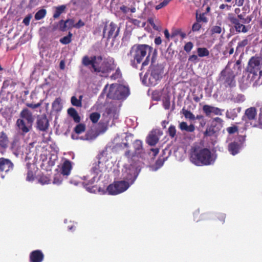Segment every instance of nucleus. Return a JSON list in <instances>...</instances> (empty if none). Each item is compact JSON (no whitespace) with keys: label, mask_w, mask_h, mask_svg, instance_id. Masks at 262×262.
<instances>
[{"label":"nucleus","mask_w":262,"mask_h":262,"mask_svg":"<svg viewBox=\"0 0 262 262\" xmlns=\"http://www.w3.org/2000/svg\"><path fill=\"white\" fill-rule=\"evenodd\" d=\"M81 63L84 67L91 66V71L99 75L108 74L115 68L114 61L103 60V58L100 55L91 57L85 55L82 58Z\"/></svg>","instance_id":"1"},{"label":"nucleus","mask_w":262,"mask_h":262,"mask_svg":"<svg viewBox=\"0 0 262 262\" xmlns=\"http://www.w3.org/2000/svg\"><path fill=\"white\" fill-rule=\"evenodd\" d=\"M152 48L145 44H135L130 49L129 54L133 58L130 63L133 68H137L138 65L141 63V70L149 64L150 54Z\"/></svg>","instance_id":"2"},{"label":"nucleus","mask_w":262,"mask_h":262,"mask_svg":"<svg viewBox=\"0 0 262 262\" xmlns=\"http://www.w3.org/2000/svg\"><path fill=\"white\" fill-rule=\"evenodd\" d=\"M215 159L210 149L199 146L191 147L190 160L196 166L209 165L213 164Z\"/></svg>","instance_id":"3"},{"label":"nucleus","mask_w":262,"mask_h":262,"mask_svg":"<svg viewBox=\"0 0 262 262\" xmlns=\"http://www.w3.org/2000/svg\"><path fill=\"white\" fill-rule=\"evenodd\" d=\"M129 95V89L127 87L117 84L111 85L107 97L112 99L121 100L125 98Z\"/></svg>","instance_id":"4"},{"label":"nucleus","mask_w":262,"mask_h":262,"mask_svg":"<svg viewBox=\"0 0 262 262\" xmlns=\"http://www.w3.org/2000/svg\"><path fill=\"white\" fill-rule=\"evenodd\" d=\"M245 0H224V3L219 6V10L222 13L231 11L233 7L236 6L237 7L235 8L234 13L236 14H239L241 12L239 7L243 6Z\"/></svg>","instance_id":"5"},{"label":"nucleus","mask_w":262,"mask_h":262,"mask_svg":"<svg viewBox=\"0 0 262 262\" xmlns=\"http://www.w3.org/2000/svg\"><path fill=\"white\" fill-rule=\"evenodd\" d=\"M129 186V182L125 181H115L113 184H110L106 190L108 194L116 195L126 190Z\"/></svg>","instance_id":"6"},{"label":"nucleus","mask_w":262,"mask_h":262,"mask_svg":"<svg viewBox=\"0 0 262 262\" xmlns=\"http://www.w3.org/2000/svg\"><path fill=\"white\" fill-rule=\"evenodd\" d=\"M151 72L148 78L150 86H154L158 81L162 78L163 74L164 68L161 65L152 66L150 67Z\"/></svg>","instance_id":"7"},{"label":"nucleus","mask_w":262,"mask_h":262,"mask_svg":"<svg viewBox=\"0 0 262 262\" xmlns=\"http://www.w3.org/2000/svg\"><path fill=\"white\" fill-rule=\"evenodd\" d=\"M226 19L233 26L237 33H247L250 28L249 26H245V25L241 24L239 20L236 18L235 14L232 13H229Z\"/></svg>","instance_id":"8"},{"label":"nucleus","mask_w":262,"mask_h":262,"mask_svg":"<svg viewBox=\"0 0 262 262\" xmlns=\"http://www.w3.org/2000/svg\"><path fill=\"white\" fill-rule=\"evenodd\" d=\"M257 116V110L255 107H250L246 110L242 119L246 123H250L253 127H256L257 124L255 122Z\"/></svg>","instance_id":"9"},{"label":"nucleus","mask_w":262,"mask_h":262,"mask_svg":"<svg viewBox=\"0 0 262 262\" xmlns=\"http://www.w3.org/2000/svg\"><path fill=\"white\" fill-rule=\"evenodd\" d=\"M235 76L232 70H225L221 72V79L226 86L233 87L235 85Z\"/></svg>","instance_id":"10"},{"label":"nucleus","mask_w":262,"mask_h":262,"mask_svg":"<svg viewBox=\"0 0 262 262\" xmlns=\"http://www.w3.org/2000/svg\"><path fill=\"white\" fill-rule=\"evenodd\" d=\"M163 132L160 129H152L146 138V143L150 146H155L159 141Z\"/></svg>","instance_id":"11"},{"label":"nucleus","mask_w":262,"mask_h":262,"mask_svg":"<svg viewBox=\"0 0 262 262\" xmlns=\"http://www.w3.org/2000/svg\"><path fill=\"white\" fill-rule=\"evenodd\" d=\"M119 28H117L116 24L111 22L110 24H106L103 31V37H105L107 34V38L110 39L111 38H115L118 35Z\"/></svg>","instance_id":"12"},{"label":"nucleus","mask_w":262,"mask_h":262,"mask_svg":"<svg viewBox=\"0 0 262 262\" xmlns=\"http://www.w3.org/2000/svg\"><path fill=\"white\" fill-rule=\"evenodd\" d=\"M247 69L249 73L256 75L260 69L259 57H252L249 60Z\"/></svg>","instance_id":"13"},{"label":"nucleus","mask_w":262,"mask_h":262,"mask_svg":"<svg viewBox=\"0 0 262 262\" xmlns=\"http://www.w3.org/2000/svg\"><path fill=\"white\" fill-rule=\"evenodd\" d=\"M49 121L46 115L42 114L37 117L36 122L37 129L46 132L49 129Z\"/></svg>","instance_id":"14"},{"label":"nucleus","mask_w":262,"mask_h":262,"mask_svg":"<svg viewBox=\"0 0 262 262\" xmlns=\"http://www.w3.org/2000/svg\"><path fill=\"white\" fill-rule=\"evenodd\" d=\"M16 125L22 134L25 135L32 129L33 123L24 120L23 119H18Z\"/></svg>","instance_id":"15"},{"label":"nucleus","mask_w":262,"mask_h":262,"mask_svg":"<svg viewBox=\"0 0 262 262\" xmlns=\"http://www.w3.org/2000/svg\"><path fill=\"white\" fill-rule=\"evenodd\" d=\"M122 176L123 178L127 181V182H130V184H133L134 182L137 177L135 169L131 166L125 169L123 172Z\"/></svg>","instance_id":"16"},{"label":"nucleus","mask_w":262,"mask_h":262,"mask_svg":"<svg viewBox=\"0 0 262 262\" xmlns=\"http://www.w3.org/2000/svg\"><path fill=\"white\" fill-rule=\"evenodd\" d=\"M202 110L206 116H210L211 114L221 116L222 115V112L224 111L219 107L207 104L204 105L203 106Z\"/></svg>","instance_id":"17"},{"label":"nucleus","mask_w":262,"mask_h":262,"mask_svg":"<svg viewBox=\"0 0 262 262\" xmlns=\"http://www.w3.org/2000/svg\"><path fill=\"white\" fill-rule=\"evenodd\" d=\"M133 145L134 149L133 156L141 157L142 155L144 153L142 141L140 140H136Z\"/></svg>","instance_id":"18"},{"label":"nucleus","mask_w":262,"mask_h":262,"mask_svg":"<svg viewBox=\"0 0 262 262\" xmlns=\"http://www.w3.org/2000/svg\"><path fill=\"white\" fill-rule=\"evenodd\" d=\"M43 259L44 254L40 250H35L30 253V262H42Z\"/></svg>","instance_id":"19"},{"label":"nucleus","mask_w":262,"mask_h":262,"mask_svg":"<svg viewBox=\"0 0 262 262\" xmlns=\"http://www.w3.org/2000/svg\"><path fill=\"white\" fill-rule=\"evenodd\" d=\"M13 167V164L10 159L0 158V171L8 172L12 169Z\"/></svg>","instance_id":"20"},{"label":"nucleus","mask_w":262,"mask_h":262,"mask_svg":"<svg viewBox=\"0 0 262 262\" xmlns=\"http://www.w3.org/2000/svg\"><path fill=\"white\" fill-rule=\"evenodd\" d=\"M242 146V142L238 143L236 141L231 142L228 145V150L231 155L235 156L238 154Z\"/></svg>","instance_id":"21"},{"label":"nucleus","mask_w":262,"mask_h":262,"mask_svg":"<svg viewBox=\"0 0 262 262\" xmlns=\"http://www.w3.org/2000/svg\"><path fill=\"white\" fill-rule=\"evenodd\" d=\"M19 119L33 123L34 117L32 112L27 108H24L19 114Z\"/></svg>","instance_id":"22"},{"label":"nucleus","mask_w":262,"mask_h":262,"mask_svg":"<svg viewBox=\"0 0 262 262\" xmlns=\"http://www.w3.org/2000/svg\"><path fill=\"white\" fill-rule=\"evenodd\" d=\"M105 150H103L101 153H100L97 156V159H98V161L93 163V167H92V171L96 174H98L100 172L102 171V169H100V165L101 164V162L100 161V159L103 155L105 154Z\"/></svg>","instance_id":"23"},{"label":"nucleus","mask_w":262,"mask_h":262,"mask_svg":"<svg viewBox=\"0 0 262 262\" xmlns=\"http://www.w3.org/2000/svg\"><path fill=\"white\" fill-rule=\"evenodd\" d=\"M72 168L71 162L69 160H66L62 164L61 168V174L63 176H69Z\"/></svg>","instance_id":"24"},{"label":"nucleus","mask_w":262,"mask_h":262,"mask_svg":"<svg viewBox=\"0 0 262 262\" xmlns=\"http://www.w3.org/2000/svg\"><path fill=\"white\" fill-rule=\"evenodd\" d=\"M9 139L4 132L0 133V149L5 150L9 145Z\"/></svg>","instance_id":"25"},{"label":"nucleus","mask_w":262,"mask_h":262,"mask_svg":"<svg viewBox=\"0 0 262 262\" xmlns=\"http://www.w3.org/2000/svg\"><path fill=\"white\" fill-rule=\"evenodd\" d=\"M241 111V107L230 109L226 112V117L228 119L234 120L237 117V115Z\"/></svg>","instance_id":"26"},{"label":"nucleus","mask_w":262,"mask_h":262,"mask_svg":"<svg viewBox=\"0 0 262 262\" xmlns=\"http://www.w3.org/2000/svg\"><path fill=\"white\" fill-rule=\"evenodd\" d=\"M179 128L182 131H185L188 133H192L195 130V126L191 124L189 125L186 122H181L179 123Z\"/></svg>","instance_id":"27"},{"label":"nucleus","mask_w":262,"mask_h":262,"mask_svg":"<svg viewBox=\"0 0 262 262\" xmlns=\"http://www.w3.org/2000/svg\"><path fill=\"white\" fill-rule=\"evenodd\" d=\"M66 8L67 7L65 5H60L55 7V10L53 15L54 19L59 18L60 15L66 11Z\"/></svg>","instance_id":"28"},{"label":"nucleus","mask_w":262,"mask_h":262,"mask_svg":"<svg viewBox=\"0 0 262 262\" xmlns=\"http://www.w3.org/2000/svg\"><path fill=\"white\" fill-rule=\"evenodd\" d=\"M219 129H216L215 125L212 124L210 126L207 127L206 130L204 133V135L205 137H211L213 136Z\"/></svg>","instance_id":"29"},{"label":"nucleus","mask_w":262,"mask_h":262,"mask_svg":"<svg viewBox=\"0 0 262 262\" xmlns=\"http://www.w3.org/2000/svg\"><path fill=\"white\" fill-rule=\"evenodd\" d=\"M226 214L223 213H218L215 215L214 222L216 224H223L225 223Z\"/></svg>","instance_id":"30"},{"label":"nucleus","mask_w":262,"mask_h":262,"mask_svg":"<svg viewBox=\"0 0 262 262\" xmlns=\"http://www.w3.org/2000/svg\"><path fill=\"white\" fill-rule=\"evenodd\" d=\"M47 14V10L45 9H41L38 10L35 14L34 18L36 20H39L44 18Z\"/></svg>","instance_id":"31"},{"label":"nucleus","mask_w":262,"mask_h":262,"mask_svg":"<svg viewBox=\"0 0 262 262\" xmlns=\"http://www.w3.org/2000/svg\"><path fill=\"white\" fill-rule=\"evenodd\" d=\"M197 52L200 57L208 56L209 55V51L206 48H198Z\"/></svg>","instance_id":"32"},{"label":"nucleus","mask_w":262,"mask_h":262,"mask_svg":"<svg viewBox=\"0 0 262 262\" xmlns=\"http://www.w3.org/2000/svg\"><path fill=\"white\" fill-rule=\"evenodd\" d=\"M183 114L186 119H188L190 120H193L195 119L194 115L190 111L186 110L184 108L182 109Z\"/></svg>","instance_id":"33"},{"label":"nucleus","mask_w":262,"mask_h":262,"mask_svg":"<svg viewBox=\"0 0 262 262\" xmlns=\"http://www.w3.org/2000/svg\"><path fill=\"white\" fill-rule=\"evenodd\" d=\"M85 128L84 124L79 123L75 127L74 130L77 134H80L85 131Z\"/></svg>","instance_id":"34"},{"label":"nucleus","mask_w":262,"mask_h":262,"mask_svg":"<svg viewBox=\"0 0 262 262\" xmlns=\"http://www.w3.org/2000/svg\"><path fill=\"white\" fill-rule=\"evenodd\" d=\"M196 20L199 23H207L208 21L207 18L205 16V13H202L199 14L198 11L196 12Z\"/></svg>","instance_id":"35"},{"label":"nucleus","mask_w":262,"mask_h":262,"mask_svg":"<svg viewBox=\"0 0 262 262\" xmlns=\"http://www.w3.org/2000/svg\"><path fill=\"white\" fill-rule=\"evenodd\" d=\"M72 34L70 32L68 35L60 39V42L63 45L69 44L71 42Z\"/></svg>","instance_id":"36"},{"label":"nucleus","mask_w":262,"mask_h":262,"mask_svg":"<svg viewBox=\"0 0 262 262\" xmlns=\"http://www.w3.org/2000/svg\"><path fill=\"white\" fill-rule=\"evenodd\" d=\"M100 118V114L97 112H94L90 114V119L93 123H96Z\"/></svg>","instance_id":"37"},{"label":"nucleus","mask_w":262,"mask_h":262,"mask_svg":"<svg viewBox=\"0 0 262 262\" xmlns=\"http://www.w3.org/2000/svg\"><path fill=\"white\" fill-rule=\"evenodd\" d=\"M234 40V39H232V40L228 43V46L226 47V50L224 51V54H226L227 53H228L229 55H231L233 53L234 48L233 47V42Z\"/></svg>","instance_id":"38"},{"label":"nucleus","mask_w":262,"mask_h":262,"mask_svg":"<svg viewBox=\"0 0 262 262\" xmlns=\"http://www.w3.org/2000/svg\"><path fill=\"white\" fill-rule=\"evenodd\" d=\"M38 181L40 183H41L42 185L48 184L50 182V179L47 176L42 175L39 177Z\"/></svg>","instance_id":"39"},{"label":"nucleus","mask_w":262,"mask_h":262,"mask_svg":"<svg viewBox=\"0 0 262 262\" xmlns=\"http://www.w3.org/2000/svg\"><path fill=\"white\" fill-rule=\"evenodd\" d=\"M67 25L66 21L63 20V19L60 20L57 24V26L58 27L59 29L62 32L67 30L68 28Z\"/></svg>","instance_id":"40"},{"label":"nucleus","mask_w":262,"mask_h":262,"mask_svg":"<svg viewBox=\"0 0 262 262\" xmlns=\"http://www.w3.org/2000/svg\"><path fill=\"white\" fill-rule=\"evenodd\" d=\"M163 106L165 110H168L170 106V97L167 96L163 100Z\"/></svg>","instance_id":"41"},{"label":"nucleus","mask_w":262,"mask_h":262,"mask_svg":"<svg viewBox=\"0 0 262 262\" xmlns=\"http://www.w3.org/2000/svg\"><path fill=\"white\" fill-rule=\"evenodd\" d=\"M71 102L73 106L77 107H81L82 106V102H81V100H78L75 96H72L71 97Z\"/></svg>","instance_id":"42"},{"label":"nucleus","mask_w":262,"mask_h":262,"mask_svg":"<svg viewBox=\"0 0 262 262\" xmlns=\"http://www.w3.org/2000/svg\"><path fill=\"white\" fill-rule=\"evenodd\" d=\"M176 132H177L176 128L174 125H171L169 127L168 129V133L169 136L171 138H174L176 136Z\"/></svg>","instance_id":"43"},{"label":"nucleus","mask_w":262,"mask_h":262,"mask_svg":"<svg viewBox=\"0 0 262 262\" xmlns=\"http://www.w3.org/2000/svg\"><path fill=\"white\" fill-rule=\"evenodd\" d=\"M121 76L122 73L120 70L119 69V68H117L115 72L111 76V78L112 79L116 80L117 79L121 78Z\"/></svg>","instance_id":"44"},{"label":"nucleus","mask_w":262,"mask_h":262,"mask_svg":"<svg viewBox=\"0 0 262 262\" xmlns=\"http://www.w3.org/2000/svg\"><path fill=\"white\" fill-rule=\"evenodd\" d=\"M210 32L211 34H220L222 32V28L218 26H213L210 30Z\"/></svg>","instance_id":"45"},{"label":"nucleus","mask_w":262,"mask_h":262,"mask_svg":"<svg viewBox=\"0 0 262 262\" xmlns=\"http://www.w3.org/2000/svg\"><path fill=\"white\" fill-rule=\"evenodd\" d=\"M241 62H242V61H241V59L240 58L238 60H237L236 61V62L234 66L233 69L234 70H236V69H237V73L241 72V70H242Z\"/></svg>","instance_id":"46"},{"label":"nucleus","mask_w":262,"mask_h":262,"mask_svg":"<svg viewBox=\"0 0 262 262\" xmlns=\"http://www.w3.org/2000/svg\"><path fill=\"white\" fill-rule=\"evenodd\" d=\"M193 46V43L189 41L187 42L185 45L184 47V49L187 53H189L192 50Z\"/></svg>","instance_id":"47"},{"label":"nucleus","mask_w":262,"mask_h":262,"mask_svg":"<svg viewBox=\"0 0 262 262\" xmlns=\"http://www.w3.org/2000/svg\"><path fill=\"white\" fill-rule=\"evenodd\" d=\"M26 180L28 181H33L34 180V173L33 171L28 170Z\"/></svg>","instance_id":"48"},{"label":"nucleus","mask_w":262,"mask_h":262,"mask_svg":"<svg viewBox=\"0 0 262 262\" xmlns=\"http://www.w3.org/2000/svg\"><path fill=\"white\" fill-rule=\"evenodd\" d=\"M227 131L229 134H233L238 132V127L236 126H230L227 128Z\"/></svg>","instance_id":"49"},{"label":"nucleus","mask_w":262,"mask_h":262,"mask_svg":"<svg viewBox=\"0 0 262 262\" xmlns=\"http://www.w3.org/2000/svg\"><path fill=\"white\" fill-rule=\"evenodd\" d=\"M202 27V25L199 22L196 21L194 23L192 26V30L193 32L198 31L200 30Z\"/></svg>","instance_id":"50"},{"label":"nucleus","mask_w":262,"mask_h":262,"mask_svg":"<svg viewBox=\"0 0 262 262\" xmlns=\"http://www.w3.org/2000/svg\"><path fill=\"white\" fill-rule=\"evenodd\" d=\"M66 21L68 29L75 28L74 20L73 19H67Z\"/></svg>","instance_id":"51"},{"label":"nucleus","mask_w":262,"mask_h":262,"mask_svg":"<svg viewBox=\"0 0 262 262\" xmlns=\"http://www.w3.org/2000/svg\"><path fill=\"white\" fill-rule=\"evenodd\" d=\"M32 17V15L31 14H29L27 15L23 19V23L27 26H29L30 24V21Z\"/></svg>","instance_id":"52"},{"label":"nucleus","mask_w":262,"mask_h":262,"mask_svg":"<svg viewBox=\"0 0 262 262\" xmlns=\"http://www.w3.org/2000/svg\"><path fill=\"white\" fill-rule=\"evenodd\" d=\"M167 1L163 0V2H161L159 4L157 5L155 8L156 10H159L166 6H167L168 3H167Z\"/></svg>","instance_id":"53"},{"label":"nucleus","mask_w":262,"mask_h":262,"mask_svg":"<svg viewBox=\"0 0 262 262\" xmlns=\"http://www.w3.org/2000/svg\"><path fill=\"white\" fill-rule=\"evenodd\" d=\"M41 104V102H39L36 104H33V103H26L27 106H28V107L31 108L32 109H35V108L40 107Z\"/></svg>","instance_id":"54"},{"label":"nucleus","mask_w":262,"mask_h":262,"mask_svg":"<svg viewBox=\"0 0 262 262\" xmlns=\"http://www.w3.org/2000/svg\"><path fill=\"white\" fill-rule=\"evenodd\" d=\"M248 44V40L247 38H245L242 40L241 41H239L237 45L241 47L242 48H243L247 46Z\"/></svg>","instance_id":"55"},{"label":"nucleus","mask_w":262,"mask_h":262,"mask_svg":"<svg viewBox=\"0 0 262 262\" xmlns=\"http://www.w3.org/2000/svg\"><path fill=\"white\" fill-rule=\"evenodd\" d=\"M242 10L243 11L242 13L245 15H246L247 14L249 13L250 11L249 5H247L244 6L242 8Z\"/></svg>","instance_id":"56"},{"label":"nucleus","mask_w":262,"mask_h":262,"mask_svg":"<svg viewBox=\"0 0 262 262\" xmlns=\"http://www.w3.org/2000/svg\"><path fill=\"white\" fill-rule=\"evenodd\" d=\"M62 180L60 178V176L59 175H56L55 176L53 180V183L55 184H60L61 183Z\"/></svg>","instance_id":"57"},{"label":"nucleus","mask_w":262,"mask_h":262,"mask_svg":"<svg viewBox=\"0 0 262 262\" xmlns=\"http://www.w3.org/2000/svg\"><path fill=\"white\" fill-rule=\"evenodd\" d=\"M243 51H244V49L242 48L241 47H240L239 46H238L237 45V46L236 47V48L234 55H237L238 54L241 53L242 54L240 56V58H241L242 56V54H243Z\"/></svg>","instance_id":"58"},{"label":"nucleus","mask_w":262,"mask_h":262,"mask_svg":"<svg viewBox=\"0 0 262 262\" xmlns=\"http://www.w3.org/2000/svg\"><path fill=\"white\" fill-rule=\"evenodd\" d=\"M68 113L70 116H73V115L77 113L76 110L73 107H70L68 110Z\"/></svg>","instance_id":"59"},{"label":"nucleus","mask_w":262,"mask_h":262,"mask_svg":"<svg viewBox=\"0 0 262 262\" xmlns=\"http://www.w3.org/2000/svg\"><path fill=\"white\" fill-rule=\"evenodd\" d=\"M11 82H12V81L11 79H8L5 80L3 82V88H6L8 87L10 85Z\"/></svg>","instance_id":"60"},{"label":"nucleus","mask_w":262,"mask_h":262,"mask_svg":"<svg viewBox=\"0 0 262 262\" xmlns=\"http://www.w3.org/2000/svg\"><path fill=\"white\" fill-rule=\"evenodd\" d=\"M164 159H158L156 162V165L158 167H160L163 166L164 163Z\"/></svg>","instance_id":"61"},{"label":"nucleus","mask_w":262,"mask_h":262,"mask_svg":"<svg viewBox=\"0 0 262 262\" xmlns=\"http://www.w3.org/2000/svg\"><path fill=\"white\" fill-rule=\"evenodd\" d=\"M71 117L73 118L75 122L79 123L80 122L81 119L78 113L73 115V116H71Z\"/></svg>","instance_id":"62"},{"label":"nucleus","mask_w":262,"mask_h":262,"mask_svg":"<svg viewBox=\"0 0 262 262\" xmlns=\"http://www.w3.org/2000/svg\"><path fill=\"white\" fill-rule=\"evenodd\" d=\"M84 25V23L82 21L81 19H79L78 21L75 24V28L79 29L82 27H83Z\"/></svg>","instance_id":"63"},{"label":"nucleus","mask_w":262,"mask_h":262,"mask_svg":"<svg viewBox=\"0 0 262 262\" xmlns=\"http://www.w3.org/2000/svg\"><path fill=\"white\" fill-rule=\"evenodd\" d=\"M148 23L155 30H158V28L154 23V20L152 18H149L147 20Z\"/></svg>","instance_id":"64"}]
</instances>
